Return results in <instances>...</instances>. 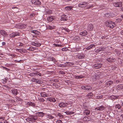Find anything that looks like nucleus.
I'll return each instance as SVG.
<instances>
[{
    "label": "nucleus",
    "instance_id": "f257e3e1",
    "mask_svg": "<svg viewBox=\"0 0 123 123\" xmlns=\"http://www.w3.org/2000/svg\"><path fill=\"white\" fill-rule=\"evenodd\" d=\"M107 26L111 28H113L115 26V23L111 21H107L106 22Z\"/></svg>",
    "mask_w": 123,
    "mask_h": 123
},
{
    "label": "nucleus",
    "instance_id": "f03ea898",
    "mask_svg": "<svg viewBox=\"0 0 123 123\" xmlns=\"http://www.w3.org/2000/svg\"><path fill=\"white\" fill-rule=\"evenodd\" d=\"M87 2H81L78 4V6L80 7H85L88 5Z\"/></svg>",
    "mask_w": 123,
    "mask_h": 123
},
{
    "label": "nucleus",
    "instance_id": "7ed1b4c3",
    "mask_svg": "<svg viewBox=\"0 0 123 123\" xmlns=\"http://www.w3.org/2000/svg\"><path fill=\"white\" fill-rule=\"evenodd\" d=\"M0 33L4 37H8V34L7 32L4 30H1L0 31Z\"/></svg>",
    "mask_w": 123,
    "mask_h": 123
},
{
    "label": "nucleus",
    "instance_id": "20e7f679",
    "mask_svg": "<svg viewBox=\"0 0 123 123\" xmlns=\"http://www.w3.org/2000/svg\"><path fill=\"white\" fill-rule=\"evenodd\" d=\"M37 119V117L36 116H34L27 118V119L29 121L34 122Z\"/></svg>",
    "mask_w": 123,
    "mask_h": 123
},
{
    "label": "nucleus",
    "instance_id": "39448f33",
    "mask_svg": "<svg viewBox=\"0 0 123 123\" xmlns=\"http://www.w3.org/2000/svg\"><path fill=\"white\" fill-rule=\"evenodd\" d=\"M31 2L32 3L36 5H40L41 4V2L39 0H31Z\"/></svg>",
    "mask_w": 123,
    "mask_h": 123
},
{
    "label": "nucleus",
    "instance_id": "423d86ee",
    "mask_svg": "<svg viewBox=\"0 0 123 123\" xmlns=\"http://www.w3.org/2000/svg\"><path fill=\"white\" fill-rule=\"evenodd\" d=\"M103 64L101 63L96 64L94 65L93 67L94 68L98 69L101 68Z\"/></svg>",
    "mask_w": 123,
    "mask_h": 123
},
{
    "label": "nucleus",
    "instance_id": "0eeeda50",
    "mask_svg": "<svg viewBox=\"0 0 123 123\" xmlns=\"http://www.w3.org/2000/svg\"><path fill=\"white\" fill-rule=\"evenodd\" d=\"M113 5L116 7H121L122 5V3L121 2H116L113 3Z\"/></svg>",
    "mask_w": 123,
    "mask_h": 123
},
{
    "label": "nucleus",
    "instance_id": "6e6552de",
    "mask_svg": "<svg viewBox=\"0 0 123 123\" xmlns=\"http://www.w3.org/2000/svg\"><path fill=\"white\" fill-rule=\"evenodd\" d=\"M19 33L18 32H14L9 34L10 37L11 38H13L16 36H19Z\"/></svg>",
    "mask_w": 123,
    "mask_h": 123
},
{
    "label": "nucleus",
    "instance_id": "1a4fd4ad",
    "mask_svg": "<svg viewBox=\"0 0 123 123\" xmlns=\"http://www.w3.org/2000/svg\"><path fill=\"white\" fill-rule=\"evenodd\" d=\"M81 88L82 89L86 90H90L92 89L91 87L89 86H82L81 87Z\"/></svg>",
    "mask_w": 123,
    "mask_h": 123
},
{
    "label": "nucleus",
    "instance_id": "9d476101",
    "mask_svg": "<svg viewBox=\"0 0 123 123\" xmlns=\"http://www.w3.org/2000/svg\"><path fill=\"white\" fill-rule=\"evenodd\" d=\"M67 17V15L63 14L61 16L60 20L61 21H66L68 20Z\"/></svg>",
    "mask_w": 123,
    "mask_h": 123
},
{
    "label": "nucleus",
    "instance_id": "9b49d317",
    "mask_svg": "<svg viewBox=\"0 0 123 123\" xmlns=\"http://www.w3.org/2000/svg\"><path fill=\"white\" fill-rule=\"evenodd\" d=\"M101 74L100 73H98L95 74L94 76V78L96 80L99 79Z\"/></svg>",
    "mask_w": 123,
    "mask_h": 123
},
{
    "label": "nucleus",
    "instance_id": "f8f14e48",
    "mask_svg": "<svg viewBox=\"0 0 123 123\" xmlns=\"http://www.w3.org/2000/svg\"><path fill=\"white\" fill-rule=\"evenodd\" d=\"M87 34V32L85 30L80 32L79 33L80 35L82 36H86Z\"/></svg>",
    "mask_w": 123,
    "mask_h": 123
},
{
    "label": "nucleus",
    "instance_id": "ddd939ff",
    "mask_svg": "<svg viewBox=\"0 0 123 123\" xmlns=\"http://www.w3.org/2000/svg\"><path fill=\"white\" fill-rule=\"evenodd\" d=\"M68 105L66 103L62 102L59 104V105L60 107H64L67 106Z\"/></svg>",
    "mask_w": 123,
    "mask_h": 123
},
{
    "label": "nucleus",
    "instance_id": "4468645a",
    "mask_svg": "<svg viewBox=\"0 0 123 123\" xmlns=\"http://www.w3.org/2000/svg\"><path fill=\"white\" fill-rule=\"evenodd\" d=\"M93 28V25L91 24H90L88 25L87 27V30L89 31L92 30Z\"/></svg>",
    "mask_w": 123,
    "mask_h": 123
},
{
    "label": "nucleus",
    "instance_id": "2eb2a0df",
    "mask_svg": "<svg viewBox=\"0 0 123 123\" xmlns=\"http://www.w3.org/2000/svg\"><path fill=\"white\" fill-rule=\"evenodd\" d=\"M93 94L92 92L90 93L87 94L86 96V98L87 99L91 98L93 96Z\"/></svg>",
    "mask_w": 123,
    "mask_h": 123
},
{
    "label": "nucleus",
    "instance_id": "dca6fc26",
    "mask_svg": "<svg viewBox=\"0 0 123 123\" xmlns=\"http://www.w3.org/2000/svg\"><path fill=\"white\" fill-rule=\"evenodd\" d=\"M26 25L24 24H19L18 25V27L20 29H23L26 28Z\"/></svg>",
    "mask_w": 123,
    "mask_h": 123
},
{
    "label": "nucleus",
    "instance_id": "f3484780",
    "mask_svg": "<svg viewBox=\"0 0 123 123\" xmlns=\"http://www.w3.org/2000/svg\"><path fill=\"white\" fill-rule=\"evenodd\" d=\"M47 100L53 102H55L56 101L55 98L51 97L48 98H47Z\"/></svg>",
    "mask_w": 123,
    "mask_h": 123
},
{
    "label": "nucleus",
    "instance_id": "a211bd4d",
    "mask_svg": "<svg viewBox=\"0 0 123 123\" xmlns=\"http://www.w3.org/2000/svg\"><path fill=\"white\" fill-rule=\"evenodd\" d=\"M105 109V107H104L103 106L101 105L99 107H97L95 108V109L97 110H103Z\"/></svg>",
    "mask_w": 123,
    "mask_h": 123
},
{
    "label": "nucleus",
    "instance_id": "6ab92c4d",
    "mask_svg": "<svg viewBox=\"0 0 123 123\" xmlns=\"http://www.w3.org/2000/svg\"><path fill=\"white\" fill-rule=\"evenodd\" d=\"M74 8V7L73 6H69L66 7L65 8V9L66 10L70 11H71L72 9Z\"/></svg>",
    "mask_w": 123,
    "mask_h": 123
},
{
    "label": "nucleus",
    "instance_id": "aec40b11",
    "mask_svg": "<svg viewBox=\"0 0 123 123\" xmlns=\"http://www.w3.org/2000/svg\"><path fill=\"white\" fill-rule=\"evenodd\" d=\"M113 83V81L112 80H110L107 82L105 84V85L107 87H108L111 85Z\"/></svg>",
    "mask_w": 123,
    "mask_h": 123
},
{
    "label": "nucleus",
    "instance_id": "412c9836",
    "mask_svg": "<svg viewBox=\"0 0 123 123\" xmlns=\"http://www.w3.org/2000/svg\"><path fill=\"white\" fill-rule=\"evenodd\" d=\"M117 90H120L123 89V85H119L116 87Z\"/></svg>",
    "mask_w": 123,
    "mask_h": 123
},
{
    "label": "nucleus",
    "instance_id": "4be33fe9",
    "mask_svg": "<svg viewBox=\"0 0 123 123\" xmlns=\"http://www.w3.org/2000/svg\"><path fill=\"white\" fill-rule=\"evenodd\" d=\"M41 96L43 97H48L49 95L47 94L45 92H42L40 93Z\"/></svg>",
    "mask_w": 123,
    "mask_h": 123
},
{
    "label": "nucleus",
    "instance_id": "5701e85b",
    "mask_svg": "<svg viewBox=\"0 0 123 123\" xmlns=\"http://www.w3.org/2000/svg\"><path fill=\"white\" fill-rule=\"evenodd\" d=\"M48 60L49 61H53V62L55 63V59L54 58L52 57H49L48 58Z\"/></svg>",
    "mask_w": 123,
    "mask_h": 123
},
{
    "label": "nucleus",
    "instance_id": "b1692460",
    "mask_svg": "<svg viewBox=\"0 0 123 123\" xmlns=\"http://www.w3.org/2000/svg\"><path fill=\"white\" fill-rule=\"evenodd\" d=\"M77 56V57L79 59H83L85 57L84 55L82 54H79Z\"/></svg>",
    "mask_w": 123,
    "mask_h": 123
},
{
    "label": "nucleus",
    "instance_id": "393cba45",
    "mask_svg": "<svg viewBox=\"0 0 123 123\" xmlns=\"http://www.w3.org/2000/svg\"><path fill=\"white\" fill-rule=\"evenodd\" d=\"M54 19V18L53 16L49 17L48 18V20L49 22H51Z\"/></svg>",
    "mask_w": 123,
    "mask_h": 123
},
{
    "label": "nucleus",
    "instance_id": "a878e982",
    "mask_svg": "<svg viewBox=\"0 0 123 123\" xmlns=\"http://www.w3.org/2000/svg\"><path fill=\"white\" fill-rule=\"evenodd\" d=\"M84 113L86 115H88L90 114V111L89 110L86 109L84 111Z\"/></svg>",
    "mask_w": 123,
    "mask_h": 123
},
{
    "label": "nucleus",
    "instance_id": "bb28decb",
    "mask_svg": "<svg viewBox=\"0 0 123 123\" xmlns=\"http://www.w3.org/2000/svg\"><path fill=\"white\" fill-rule=\"evenodd\" d=\"M12 93L15 95H17L18 94V90L15 89H13L11 90Z\"/></svg>",
    "mask_w": 123,
    "mask_h": 123
},
{
    "label": "nucleus",
    "instance_id": "cd10ccee",
    "mask_svg": "<svg viewBox=\"0 0 123 123\" xmlns=\"http://www.w3.org/2000/svg\"><path fill=\"white\" fill-rule=\"evenodd\" d=\"M31 32L35 33V35H39L40 34V32L37 30H32L31 31Z\"/></svg>",
    "mask_w": 123,
    "mask_h": 123
},
{
    "label": "nucleus",
    "instance_id": "c85d7f7f",
    "mask_svg": "<svg viewBox=\"0 0 123 123\" xmlns=\"http://www.w3.org/2000/svg\"><path fill=\"white\" fill-rule=\"evenodd\" d=\"M95 46V45L94 44L91 45L90 46H88L86 48V49L87 50H89L90 49H92Z\"/></svg>",
    "mask_w": 123,
    "mask_h": 123
},
{
    "label": "nucleus",
    "instance_id": "c756f323",
    "mask_svg": "<svg viewBox=\"0 0 123 123\" xmlns=\"http://www.w3.org/2000/svg\"><path fill=\"white\" fill-rule=\"evenodd\" d=\"M27 104L28 105L33 107L35 105L34 103L30 102H28Z\"/></svg>",
    "mask_w": 123,
    "mask_h": 123
},
{
    "label": "nucleus",
    "instance_id": "7c9ffc66",
    "mask_svg": "<svg viewBox=\"0 0 123 123\" xmlns=\"http://www.w3.org/2000/svg\"><path fill=\"white\" fill-rule=\"evenodd\" d=\"M119 97L117 96H111V98L112 100L118 98Z\"/></svg>",
    "mask_w": 123,
    "mask_h": 123
},
{
    "label": "nucleus",
    "instance_id": "2f4dec72",
    "mask_svg": "<svg viewBox=\"0 0 123 123\" xmlns=\"http://www.w3.org/2000/svg\"><path fill=\"white\" fill-rule=\"evenodd\" d=\"M94 96L96 98L98 99H101L102 97V95L99 96L98 94L94 95Z\"/></svg>",
    "mask_w": 123,
    "mask_h": 123
},
{
    "label": "nucleus",
    "instance_id": "473e14b6",
    "mask_svg": "<svg viewBox=\"0 0 123 123\" xmlns=\"http://www.w3.org/2000/svg\"><path fill=\"white\" fill-rule=\"evenodd\" d=\"M47 28L48 29L52 30L55 28V26H50L49 25L48 26Z\"/></svg>",
    "mask_w": 123,
    "mask_h": 123
},
{
    "label": "nucleus",
    "instance_id": "72a5a7b5",
    "mask_svg": "<svg viewBox=\"0 0 123 123\" xmlns=\"http://www.w3.org/2000/svg\"><path fill=\"white\" fill-rule=\"evenodd\" d=\"M57 116L59 117V118L60 119L63 118L64 117L60 113H58Z\"/></svg>",
    "mask_w": 123,
    "mask_h": 123
},
{
    "label": "nucleus",
    "instance_id": "f704fd0d",
    "mask_svg": "<svg viewBox=\"0 0 123 123\" xmlns=\"http://www.w3.org/2000/svg\"><path fill=\"white\" fill-rule=\"evenodd\" d=\"M80 39L79 37L78 36H75L74 38V40L76 41Z\"/></svg>",
    "mask_w": 123,
    "mask_h": 123
},
{
    "label": "nucleus",
    "instance_id": "c9c22d12",
    "mask_svg": "<svg viewBox=\"0 0 123 123\" xmlns=\"http://www.w3.org/2000/svg\"><path fill=\"white\" fill-rule=\"evenodd\" d=\"M52 13V12L50 10L48 9L46 11V14H49Z\"/></svg>",
    "mask_w": 123,
    "mask_h": 123
},
{
    "label": "nucleus",
    "instance_id": "e433bc0d",
    "mask_svg": "<svg viewBox=\"0 0 123 123\" xmlns=\"http://www.w3.org/2000/svg\"><path fill=\"white\" fill-rule=\"evenodd\" d=\"M121 107L120 105L119 104H117L115 105V108L116 109L117 108L119 109L121 108Z\"/></svg>",
    "mask_w": 123,
    "mask_h": 123
},
{
    "label": "nucleus",
    "instance_id": "4c0bfd02",
    "mask_svg": "<svg viewBox=\"0 0 123 123\" xmlns=\"http://www.w3.org/2000/svg\"><path fill=\"white\" fill-rule=\"evenodd\" d=\"M66 63H67V64H68V65L69 66H71L74 65V63L72 62H66Z\"/></svg>",
    "mask_w": 123,
    "mask_h": 123
},
{
    "label": "nucleus",
    "instance_id": "58836bf2",
    "mask_svg": "<svg viewBox=\"0 0 123 123\" xmlns=\"http://www.w3.org/2000/svg\"><path fill=\"white\" fill-rule=\"evenodd\" d=\"M83 77V76L82 75H80V76H75V78L76 79H81Z\"/></svg>",
    "mask_w": 123,
    "mask_h": 123
},
{
    "label": "nucleus",
    "instance_id": "ea45409f",
    "mask_svg": "<svg viewBox=\"0 0 123 123\" xmlns=\"http://www.w3.org/2000/svg\"><path fill=\"white\" fill-rule=\"evenodd\" d=\"M83 120H84L86 121H89V117H85L83 118Z\"/></svg>",
    "mask_w": 123,
    "mask_h": 123
},
{
    "label": "nucleus",
    "instance_id": "a19ab883",
    "mask_svg": "<svg viewBox=\"0 0 123 123\" xmlns=\"http://www.w3.org/2000/svg\"><path fill=\"white\" fill-rule=\"evenodd\" d=\"M39 102L43 103L45 101V100L43 98H41L39 99Z\"/></svg>",
    "mask_w": 123,
    "mask_h": 123
},
{
    "label": "nucleus",
    "instance_id": "79ce46f5",
    "mask_svg": "<svg viewBox=\"0 0 123 123\" xmlns=\"http://www.w3.org/2000/svg\"><path fill=\"white\" fill-rule=\"evenodd\" d=\"M17 45L18 46H23L24 45L21 43H17Z\"/></svg>",
    "mask_w": 123,
    "mask_h": 123
},
{
    "label": "nucleus",
    "instance_id": "37998d69",
    "mask_svg": "<svg viewBox=\"0 0 123 123\" xmlns=\"http://www.w3.org/2000/svg\"><path fill=\"white\" fill-rule=\"evenodd\" d=\"M106 61H107L109 62H112V59L111 58H107L106 59Z\"/></svg>",
    "mask_w": 123,
    "mask_h": 123
},
{
    "label": "nucleus",
    "instance_id": "c03bdc74",
    "mask_svg": "<svg viewBox=\"0 0 123 123\" xmlns=\"http://www.w3.org/2000/svg\"><path fill=\"white\" fill-rule=\"evenodd\" d=\"M29 75L31 76H33L36 75V73L33 72L32 73H31L29 74Z\"/></svg>",
    "mask_w": 123,
    "mask_h": 123
},
{
    "label": "nucleus",
    "instance_id": "a18cd8bd",
    "mask_svg": "<svg viewBox=\"0 0 123 123\" xmlns=\"http://www.w3.org/2000/svg\"><path fill=\"white\" fill-rule=\"evenodd\" d=\"M39 115L40 116L43 117L44 116V114L43 112H39Z\"/></svg>",
    "mask_w": 123,
    "mask_h": 123
},
{
    "label": "nucleus",
    "instance_id": "49530a36",
    "mask_svg": "<svg viewBox=\"0 0 123 123\" xmlns=\"http://www.w3.org/2000/svg\"><path fill=\"white\" fill-rule=\"evenodd\" d=\"M36 83H37L40 84L41 83V81H40L38 79H37Z\"/></svg>",
    "mask_w": 123,
    "mask_h": 123
},
{
    "label": "nucleus",
    "instance_id": "de8ad7c7",
    "mask_svg": "<svg viewBox=\"0 0 123 123\" xmlns=\"http://www.w3.org/2000/svg\"><path fill=\"white\" fill-rule=\"evenodd\" d=\"M41 44L39 43H36L35 46L37 47H39L41 45Z\"/></svg>",
    "mask_w": 123,
    "mask_h": 123
},
{
    "label": "nucleus",
    "instance_id": "09e8293b",
    "mask_svg": "<svg viewBox=\"0 0 123 123\" xmlns=\"http://www.w3.org/2000/svg\"><path fill=\"white\" fill-rule=\"evenodd\" d=\"M100 51H103L104 50V49H105V48H104V47H102L100 48H98Z\"/></svg>",
    "mask_w": 123,
    "mask_h": 123
},
{
    "label": "nucleus",
    "instance_id": "8fccbe9b",
    "mask_svg": "<svg viewBox=\"0 0 123 123\" xmlns=\"http://www.w3.org/2000/svg\"><path fill=\"white\" fill-rule=\"evenodd\" d=\"M36 75H38L39 76H41V74L38 72H36Z\"/></svg>",
    "mask_w": 123,
    "mask_h": 123
},
{
    "label": "nucleus",
    "instance_id": "3c124183",
    "mask_svg": "<svg viewBox=\"0 0 123 123\" xmlns=\"http://www.w3.org/2000/svg\"><path fill=\"white\" fill-rule=\"evenodd\" d=\"M35 49L34 48L32 47H30V50L31 51H33Z\"/></svg>",
    "mask_w": 123,
    "mask_h": 123
},
{
    "label": "nucleus",
    "instance_id": "603ef678",
    "mask_svg": "<svg viewBox=\"0 0 123 123\" xmlns=\"http://www.w3.org/2000/svg\"><path fill=\"white\" fill-rule=\"evenodd\" d=\"M49 118H51V119H53L54 118V117L53 116H52L50 115H48L47 116Z\"/></svg>",
    "mask_w": 123,
    "mask_h": 123
},
{
    "label": "nucleus",
    "instance_id": "864d4df0",
    "mask_svg": "<svg viewBox=\"0 0 123 123\" xmlns=\"http://www.w3.org/2000/svg\"><path fill=\"white\" fill-rule=\"evenodd\" d=\"M35 15V14L34 13H32L31 14L30 17L31 18H32L33 17H34Z\"/></svg>",
    "mask_w": 123,
    "mask_h": 123
},
{
    "label": "nucleus",
    "instance_id": "5fc2aeb1",
    "mask_svg": "<svg viewBox=\"0 0 123 123\" xmlns=\"http://www.w3.org/2000/svg\"><path fill=\"white\" fill-rule=\"evenodd\" d=\"M36 79H37L32 78L31 79V81L33 82H36Z\"/></svg>",
    "mask_w": 123,
    "mask_h": 123
},
{
    "label": "nucleus",
    "instance_id": "6e6d98bb",
    "mask_svg": "<svg viewBox=\"0 0 123 123\" xmlns=\"http://www.w3.org/2000/svg\"><path fill=\"white\" fill-rule=\"evenodd\" d=\"M56 123H63L61 120H58L56 121Z\"/></svg>",
    "mask_w": 123,
    "mask_h": 123
},
{
    "label": "nucleus",
    "instance_id": "4d7b16f0",
    "mask_svg": "<svg viewBox=\"0 0 123 123\" xmlns=\"http://www.w3.org/2000/svg\"><path fill=\"white\" fill-rule=\"evenodd\" d=\"M59 66L60 67H65V65L63 64H59Z\"/></svg>",
    "mask_w": 123,
    "mask_h": 123
},
{
    "label": "nucleus",
    "instance_id": "13d9d810",
    "mask_svg": "<svg viewBox=\"0 0 123 123\" xmlns=\"http://www.w3.org/2000/svg\"><path fill=\"white\" fill-rule=\"evenodd\" d=\"M95 52L96 53H98L100 52V51L99 49H96L95 50Z\"/></svg>",
    "mask_w": 123,
    "mask_h": 123
},
{
    "label": "nucleus",
    "instance_id": "bf43d9fd",
    "mask_svg": "<svg viewBox=\"0 0 123 123\" xmlns=\"http://www.w3.org/2000/svg\"><path fill=\"white\" fill-rule=\"evenodd\" d=\"M31 44L32 45L35 46L36 44V43L33 42H32L31 43Z\"/></svg>",
    "mask_w": 123,
    "mask_h": 123
},
{
    "label": "nucleus",
    "instance_id": "052dcab7",
    "mask_svg": "<svg viewBox=\"0 0 123 123\" xmlns=\"http://www.w3.org/2000/svg\"><path fill=\"white\" fill-rule=\"evenodd\" d=\"M74 113L73 112H69V115L73 114H74Z\"/></svg>",
    "mask_w": 123,
    "mask_h": 123
},
{
    "label": "nucleus",
    "instance_id": "680f3d73",
    "mask_svg": "<svg viewBox=\"0 0 123 123\" xmlns=\"http://www.w3.org/2000/svg\"><path fill=\"white\" fill-rule=\"evenodd\" d=\"M67 49L65 48H63L62 49V51H66V49Z\"/></svg>",
    "mask_w": 123,
    "mask_h": 123
},
{
    "label": "nucleus",
    "instance_id": "e2e57ef3",
    "mask_svg": "<svg viewBox=\"0 0 123 123\" xmlns=\"http://www.w3.org/2000/svg\"><path fill=\"white\" fill-rule=\"evenodd\" d=\"M93 6H92V5L89 6H87V9H89L90 8H91V7H92Z\"/></svg>",
    "mask_w": 123,
    "mask_h": 123
},
{
    "label": "nucleus",
    "instance_id": "0e129e2a",
    "mask_svg": "<svg viewBox=\"0 0 123 123\" xmlns=\"http://www.w3.org/2000/svg\"><path fill=\"white\" fill-rule=\"evenodd\" d=\"M66 31L68 32H69V30L68 29H67V28H65L64 29Z\"/></svg>",
    "mask_w": 123,
    "mask_h": 123
},
{
    "label": "nucleus",
    "instance_id": "69168bd1",
    "mask_svg": "<svg viewBox=\"0 0 123 123\" xmlns=\"http://www.w3.org/2000/svg\"><path fill=\"white\" fill-rule=\"evenodd\" d=\"M2 45H5L6 44L5 42H2Z\"/></svg>",
    "mask_w": 123,
    "mask_h": 123
},
{
    "label": "nucleus",
    "instance_id": "338daca9",
    "mask_svg": "<svg viewBox=\"0 0 123 123\" xmlns=\"http://www.w3.org/2000/svg\"><path fill=\"white\" fill-rule=\"evenodd\" d=\"M2 67L4 69H5V70H7L8 69V68H6V67H3V66H2Z\"/></svg>",
    "mask_w": 123,
    "mask_h": 123
},
{
    "label": "nucleus",
    "instance_id": "774afa93",
    "mask_svg": "<svg viewBox=\"0 0 123 123\" xmlns=\"http://www.w3.org/2000/svg\"><path fill=\"white\" fill-rule=\"evenodd\" d=\"M57 47H61L62 45L57 44Z\"/></svg>",
    "mask_w": 123,
    "mask_h": 123
}]
</instances>
